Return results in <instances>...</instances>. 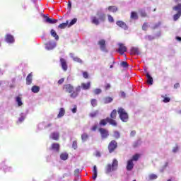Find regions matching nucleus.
Segmentation results:
<instances>
[{"instance_id": "cd10ccee", "label": "nucleus", "mask_w": 181, "mask_h": 181, "mask_svg": "<svg viewBox=\"0 0 181 181\" xmlns=\"http://www.w3.org/2000/svg\"><path fill=\"white\" fill-rule=\"evenodd\" d=\"M31 91L33 93H39V91H40V87H39L37 86H33L31 88Z\"/></svg>"}, {"instance_id": "09e8293b", "label": "nucleus", "mask_w": 181, "mask_h": 181, "mask_svg": "<svg viewBox=\"0 0 181 181\" xmlns=\"http://www.w3.org/2000/svg\"><path fill=\"white\" fill-rule=\"evenodd\" d=\"M143 30H148V23H144L142 26Z\"/></svg>"}, {"instance_id": "473e14b6", "label": "nucleus", "mask_w": 181, "mask_h": 181, "mask_svg": "<svg viewBox=\"0 0 181 181\" xmlns=\"http://www.w3.org/2000/svg\"><path fill=\"white\" fill-rule=\"evenodd\" d=\"M103 88L105 91H108L110 88H111V84L107 81L105 82V85L103 86Z\"/></svg>"}, {"instance_id": "7ed1b4c3", "label": "nucleus", "mask_w": 181, "mask_h": 181, "mask_svg": "<svg viewBox=\"0 0 181 181\" xmlns=\"http://www.w3.org/2000/svg\"><path fill=\"white\" fill-rule=\"evenodd\" d=\"M118 169V160L115 158L113 159L112 165L107 164L105 167V173H111Z\"/></svg>"}, {"instance_id": "4468645a", "label": "nucleus", "mask_w": 181, "mask_h": 181, "mask_svg": "<svg viewBox=\"0 0 181 181\" xmlns=\"http://www.w3.org/2000/svg\"><path fill=\"white\" fill-rule=\"evenodd\" d=\"M54 47H56L55 42H49L45 44V49H47V50H53Z\"/></svg>"}, {"instance_id": "9b49d317", "label": "nucleus", "mask_w": 181, "mask_h": 181, "mask_svg": "<svg viewBox=\"0 0 181 181\" xmlns=\"http://www.w3.org/2000/svg\"><path fill=\"white\" fill-rule=\"evenodd\" d=\"M118 53H119V54H124L125 53V52H127V47H125V45H124V44H119V49L117 50Z\"/></svg>"}, {"instance_id": "864d4df0", "label": "nucleus", "mask_w": 181, "mask_h": 181, "mask_svg": "<svg viewBox=\"0 0 181 181\" xmlns=\"http://www.w3.org/2000/svg\"><path fill=\"white\" fill-rule=\"evenodd\" d=\"M98 129V127L97 125H93V126L91 127V131L95 132V131H97Z\"/></svg>"}, {"instance_id": "39448f33", "label": "nucleus", "mask_w": 181, "mask_h": 181, "mask_svg": "<svg viewBox=\"0 0 181 181\" xmlns=\"http://www.w3.org/2000/svg\"><path fill=\"white\" fill-rule=\"evenodd\" d=\"M173 11L177 12V13L174 14L173 16V21L176 22V21L180 19L181 16V3L174 6L173 7Z\"/></svg>"}, {"instance_id": "20e7f679", "label": "nucleus", "mask_w": 181, "mask_h": 181, "mask_svg": "<svg viewBox=\"0 0 181 181\" xmlns=\"http://www.w3.org/2000/svg\"><path fill=\"white\" fill-rule=\"evenodd\" d=\"M107 124H110V125H112V127H117L118 125V123H117L116 120L110 119V117H106L105 119H103L99 122V125L100 127H105Z\"/></svg>"}, {"instance_id": "ddd939ff", "label": "nucleus", "mask_w": 181, "mask_h": 181, "mask_svg": "<svg viewBox=\"0 0 181 181\" xmlns=\"http://www.w3.org/2000/svg\"><path fill=\"white\" fill-rule=\"evenodd\" d=\"M60 63H61L62 70H64V71H67L68 66H67V62L66 61V59L63 58H60Z\"/></svg>"}, {"instance_id": "2f4dec72", "label": "nucleus", "mask_w": 181, "mask_h": 181, "mask_svg": "<svg viewBox=\"0 0 181 181\" xmlns=\"http://www.w3.org/2000/svg\"><path fill=\"white\" fill-rule=\"evenodd\" d=\"M108 11L115 13V12H117V11H118V8H117V6H110L108 7Z\"/></svg>"}, {"instance_id": "c9c22d12", "label": "nucleus", "mask_w": 181, "mask_h": 181, "mask_svg": "<svg viewBox=\"0 0 181 181\" xmlns=\"http://www.w3.org/2000/svg\"><path fill=\"white\" fill-rule=\"evenodd\" d=\"M130 18L131 19H135V20L138 19V13H136V12L135 11H132L131 13Z\"/></svg>"}, {"instance_id": "72a5a7b5", "label": "nucleus", "mask_w": 181, "mask_h": 181, "mask_svg": "<svg viewBox=\"0 0 181 181\" xmlns=\"http://www.w3.org/2000/svg\"><path fill=\"white\" fill-rule=\"evenodd\" d=\"M90 104H91V106L93 107H97V105H98V102L97 99L93 98L90 100Z\"/></svg>"}, {"instance_id": "c756f323", "label": "nucleus", "mask_w": 181, "mask_h": 181, "mask_svg": "<svg viewBox=\"0 0 181 181\" xmlns=\"http://www.w3.org/2000/svg\"><path fill=\"white\" fill-rule=\"evenodd\" d=\"M16 101L18 107H22V105H23V103H22V98H21V96H17L16 98Z\"/></svg>"}, {"instance_id": "5701e85b", "label": "nucleus", "mask_w": 181, "mask_h": 181, "mask_svg": "<svg viewBox=\"0 0 181 181\" xmlns=\"http://www.w3.org/2000/svg\"><path fill=\"white\" fill-rule=\"evenodd\" d=\"M110 119H114V121H115L117 119V110L115 109L111 112Z\"/></svg>"}, {"instance_id": "37998d69", "label": "nucleus", "mask_w": 181, "mask_h": 181, "mask_svg": "<svg viewBox=\"0 0 181 181\" xmlns=\"http://www.w3.org/2000/svg\"><path fill=\"white\" fill-rule=\"evenodd\" d=\"M107 18H108V22H110V23H114L115 22L114 17H112L111 15H107Z\"/></svg>"}, {"instance_id": "e433bc0d", "label": "nucleus", "mask_w": 181, "mask_h": 181, "mask_svg": "<svg viewBox=\"0 0 181 181\" xmlns=\"http://www.w3.org/2000/svg\"><path fill=\"white\" fill-rule=\"evenodd\" d=\"M76 23H77V18L72 19L69 23H68V28L73 26V25H76Z\"/></svg>"}, {"instance_id": "bf43d9fd", "label": "nucleus", "mask_w": 181, "mask_h": 181, "mask_svg": "<svg viewBox=\"0 0 181 181\" xmlns=\"http://www.w3.org/2000/svg\"><path fill=\"white\" fill-rule=\"evenodd\" d=\"M93 173H97V165L93 166Z\"/></svg>"}, {"instance_id": "2eb2a0df", "label": "nucleus", "mask_w": 181, "mask_h": 181, "mask_svg": "<svg viewBox=\"0 0 181 181\" xmlns=\"http://www.w3.org/2000/svg\"><path fill=\"white\" fill-rule=\"evenodd\" d=\"M44 18H45V22L47 23L54 24V23H57V22H59V20L50 18L47 16H44Z\"/></svg>"}, {"instance_id": "680f3d73", "label": "nucleus", "mask_w": 181, "mask_h": 181, "mask_svg": "<svg viewBox=\"0 0 181 181\" xmlns=\"http://www.w3.org/2000/svg\"><path fill=\"white\" fill-rule=\"evenodd\" d=\"M72 112H73V114H76V112H77V107H75L72 109Z\"/></svg>"}, {"instance_id": "f704fd0d", "label": "nucleus", "mask_w": 181, "mask_h": 181, "mask_svg": "<svg viewBox=\"0 0 181 181\" xmlns=\"http://www.w3.org/2000/svg\"><path fill=\"white\" fill-rule=\"evenodd\" d=\"M105 104H110V103H112V98L106 97L103 100Z\"/></svg>"}, {"instance_id": "a211bd4d", "label": "nucleus", "mask_w": 181, "mask_h": 181, "mask_svg": "<svg viewBox=\"0 0 181 181\" xmlns=\"http://www.w3.org/2000/svg\"><path fill=\"white\" fill-rule=\"evenodd\" d=\"M81 90L83 88V90H90V87H91V83L88 82V83H82L81 84Z\"/></svg>"}, {"instance_id": "0eeeda50", "label": "nucleus", "mask_w": 181, "mask_h": 181, "mask_svg": "<svg viewBox=\"0 0 181 181\" xmlns=\"http://www.w3.org/2000/svg\"><path fill=\"white\" fill-rule=\"evenodd\" d=\"M107 148L109 153H112V152H115V149L118 148V143L115 140H112L109 143Z\"/></svg>"}, {"instance_id": "69168bd1", "label": "nucleus", "mask_w": 181, "mask_h": 181, "mask_svg": "<svg viewBox=\"0 0 181 181\" xmlns=\"http://www.w3.org/2000/svg\"><path fill=\"white\" fill-rule=\"evenodd\" d=\"M179 148H177V147H175L174 148H173V152H174V153H175V152H177V150H178Z\"/></svg>"}, {"instance_id": "f257e3e1", "label": "nucleus", "mask_w": 181, "mask_h": 181, "mask_svg": "<svg viewBox=\"0 0 181 181\" xmlns=\"http://www.w3.org/2000/svg\"><path fill=\"white\" fill-rule=\"evenodd\" d=\"M62 90L65 93L70 94L71 98H77L80 91H81V87L80 86H77L74 90V86L71 84H64L62 87Z\"/></svg>"}, {"instance_id": "b1692460", "label": "nucleus", "mask_w": 181, "mask_h": 181, "mask_svg": "<svg viewBox=\"0 0 181 181\" xmlns=\"http://www.w3.org/2000/svg\"><path fill=\"white\" fill-rule=\"evenodd\" d=\"M69 27V21H66V23H62L58 25L59 29H66V28Z\"/></svg>"}, {"instance_id": "052dcab7", "label": "nucleus", "mask_w": 181, "mask_h": 181, "mask_svg": "<svg viewBox=\"0 0 181 181\" xmlns=\"http://www.w3.org/2000/svg\"><path fill=\"white\" fill-rule=\"evenodd\" d=\"M121 97H122L123 98H125V97H126L125 92H124V91L121 92Z\"/></svg>"}, {"instance_id": "79ce46f5", "label": "nucleus", "mask_w": 181, "mask_h": 181, "mask_svg": "<svg viewBox=\"0 0 181 181\" xmlns=\"http://www.w3.org/2000/svg\"><path fill=\"white\" fill-rule=\"evenodd\" d=\"M93 93L95 95H98V94H101V93H103V90L100 88H96L93 90Z\"/></svg>"}, {"instance_id": "f03ea898", "label": "nucleus", "mask_w": 181, "mask_h": 181, "mask_svg": "<svg viewBox=\"0 0 181 181\" xmlns=\"http://www.w3.org/2000/svg\"><path fill=\"white\" fill-rule=\"evenodd\" d=\"M97 16H93L91 18V22L93 23V25H95L96 26H98L100 25V22H105L106 16L105 13H97Z\"/></svg>"}, {"instance_id": "e2e57ef3", "label": "nucleus", "mask_w": 181, "mask_h": 181, "mask_svg": "<svg viewBox=\"0 0 181 181\" xmlns=\"http://www.w3.org/2000/svg\"><path fill=\"white\" fill-rule=\"evenodd\" d=\"M74 173H75V175H78V173H80V169H76L74 170Z\"/></svg>"}, {"instance_id": "412c9836", "label": "nucleus", "mask_w": 181, "mask_h": 181, "mask_svg": "<svg viewBox=\"0 0 181 181\" xmlns=\"http://www.w3.org/2000/svg\"><path fill=\"white\" fill-rule=\"evenodd\" d=\"M146 77L147 78V83L152 86V84H153V78L150 76L149 72H146Z\"/></svg>"}, {"instance_id": "5fc2aeb1", "label": "nucleus", "mask_w": 181, "mask_h": 181, "mask_svg": "<svg viewBox=\"0 0 181 181\" xmlns=\"http://www.w3.org/2000/svg\"><path fill=\"white\" fill-rule=\"evenodd\" d=\"M138 146H139V141H136V142H134V143L133 144V147H134V148H136V147H138Z\"/></svg>"}, {"instance_id": "a18cd8bd", "label": "nucleus", "mask_w": 181, "mask_h": 181, "mask_svg": "<svg viewBox=\"0 0 181 181\" xmlns=\"http://www.w3.org/2000/svg\"><path fill=\"white\" fill-rule=\"evenodd\" d=\"M73 60L74 61V62H76V63H83V60H81V59H80V58H78V57H74L73 58Z\"/></svg>"}, {"instance_id": "bb28decb", "label": "nucleus", "mask_w": 181, "mask_h": 181, "mask_svg": "<svg viewBox=\"0 0 181 181\" xmlns=\"http://www.w3.org/2000/svg\"><path fill=\"white\" fill-rule=\"evenodd\" d=\"M50 33H51V36H52V37H54L55 40H59V35H57V33H56L54 30L53 29L51 30Z\"/></svg>"}, {"instance_id": "393cba45", "label": "nucleus", "mask_w": 181, "mask_h": 181, "mask_svg": "<svg viewBox=\"0 0 181 181\" xmlns=\"http://www.w3.org/2000/svg\"><path fill=\"white\" fill-rule=\"evenodd\" d=\"M64 114H66V110L64 108H60L57 118H62V117H64Z\"/></svg>"}, {"instance_id": "c03bdc74", "label": "nucleus", "mask_w": 181, "mask_h": 181, "mask_svg": "<svg viewBox=\"0 0 181 181\" xmlns=\"http://www.w3.org/2000/svg\"><path fill=\"white\" fill-rule=\"evenodd\" d=\"M140 15L141 18H146V16H148V14H146V12L144 10L140 11Z\"/></svg>"}, {"instance_id": "a878e982", "label": "nucleus", "mask_w": 181, "mask_h": 181, "mask_svg": "<svg viewBox=\"0 0 181 181\" xmlns=\"http://www.w3.org/2000/svg\"><path fill=\"white\" fill-rule=\"evenodd\" d=\"M140 158H141V154H139V153H136V154H134V155L132 156V159H130V160H132L133 162H134H134H137V160H139Z\"/></svg>"}, {"instance_id": "f8f14e48", "label": "nucleus", "mask_w": 181, "mask_h": 181, "mask_svg": "<svg viewBox=\"0 0 181 181\" xmlns=\"http://www.w3.org/2000/svg\"><path fill=\"white\" fill-rule=\"evenodd\" d=\"M116 25L119 28H122V29H124V30H127V29H128V25H127V23H125V22L122 21H117L116 22Z\"/></svg>"}, {"instance_id": "dca6fc26", "label": "nucleus", "mask_w": 181, "mask_h": 181, "mask_svg": "<svg viewBox=\"0 0 181 181\" xmlns=\"http://www.w3.org/2000/svg\"><path fill=\"white\" fill-rule=\"evenodd\" d=\"M130 54H141V52L139 51V48L136 47H132L130 49Z\"/></svg>"}, {"instance_id": "4be33fe9", "label": "nucleus", "mask_w": 181, "mask_h": 181, "mask_svg": "<svg viewBox=\"0 0 181 181\" xmlns=\"http://www.w3.org/2000/svg\"><path fill=\"white\" fill-rule=\"evenodd\" d=\"M51 149H53V151H56L57 152H59L60 151V144L57 143H54L51 146Z\"/></svg>"}, {"instance_id": "58836bf2", "label": "nucleus", "mask_w": 181, "mask_h": 181, "mask_svg": "<svg viewBox=\"0 0 181 181\" xmlns=\"http://www.w3.org/2000/svg\"><path fill=\"white\" fill-rule=\"evenodd\" d=\"M148 179L149 180H155L158 179V175H156V174H150L148 175Z\"/></svg>"}, {"instance_id": "423d86ee", "label": "nucleus", "mask_w": 181, "mask_h": 181, "mask_svg": "<svg viewBox=\"0 0 181 181\" xmlns=\"http://www.w3.org/2000/svg\"><path fill=\"white\" fill-rule=\"evenodd\" d=\"M117 112L120 119H122L123 122H127L128 121V113H127L124 108L119 107L117 110Z\"/></svg>"}, {"instance_id": "9d476101", "label": "nucleus", "mask_w": 181, "mask_h": 181, "mask_svg": "<svg viewBox=\"0 0 181 181\" xmlns=\"http://www.w3.org/2000/svg\"><path fill=\"white\" fill-rule=\"evenodd\" d=\"M98 45H99L100 47V50L103 52H106L107 51V47L105 45V40H100L98 41Z\"/></svg>"}, {"instance_id": "603ef678", "label": "nucleus", "mask_w": 181, "mask_h": 181, "mask_svg": "<svg viewBox=\"0 0 181 181\" xmlns=\"http://www.w3.org/2000/svg\"><path fill=\"white\" fill-rule=\"evenodd\" d=\"M64 83V78H62L58 81V84L60 86Z\"/></svg>"}, {"instance_id": "6e6d98bb", "label": "nucleus", "mask_w": 181, "mask_h": 181, "mask_svg": "<svg viewBox=\"0 0 181 181\" xmlns=\"http://www.w3.org/2000/svg\"><path fill=\"white\" fill-rule=\"evenodd\" d=\"M180 87V83H176L175 85H174V88L176 90L177 88H179Z\"/></svg>"}, {"instance_id": "0e129e2a", "label": "nucleus", "mask_w": 181, "mask_h": 181, "mask_svg": "<svg viewBox=\"0 0 181 181\" xmlns=\"http://www.w3.org/2000/svg\"><path fill=\"white\" fill-rule=\"evenodd\" d=\"M68 8L69 9H71V1H68Z\"/></svg>"}, {"instance_id": "f3484780", "label": "nucleus", "mask_w": 181, "mask_h": 181, "mask_svg": "<svg viewBox=\"0 0 181 181\" xmlns=\"http://www.w3.org/2000/svg\"><path fill=\"white\" fill-rule=\"evenodd\" d=\"M126 169L128 171H131L134 169V161L132 160H129L127 161Z\"/></svg>"}, {"instance_id": "49530a36", "label": "nucleus", "mask_w": 181, "mask_h": 181, "mask_svg": "<svg viewBox=\"0 0 181 181\" xmlns=\"http://www.w3.org/2000/svg\"><path fill=\"white\" fill-rule=\"evenodd\" d=\"M120 64H121V66L124 67V69H127V67H128L129 66L128 62H122Z\"/></svg>"}, {"instance_id": "774afa93", "label": "nucleus", "mask_w": 181, "mask_h": 181, "mask_svg": "<svg viewBox=\"0 0 181 181\" xmlns=\"http://www.w3.org/2000/svg\"><path fill=\"white\" fill-rule=\"evenodd\" d=\"M47 127H52V124H47Z\"/></svg>"}, {"instance_id": "3c124183", "label": "nucleus", "mask_w": 181, "mask_h": 181, "mask_svg": "<svg viewBox=\"0 0 181 181\" xmlns=\"http://www.w3.org/2000/svg\"><path fill=\"white\" fill-rule=\"evenodd\" d=\"M83 77L84 78H88V73L87 71L83 72Z\"/></svg>"}, {"instance_id": "6e6552de", "label": "nucleus", "mask_w": 181, "mask_h": 181, "mask_svg": "<svg viewBox=\"0 0 181 181\" xmlns=\"http://www.w3.org/2000/svg\"><path fill=\"white\" fill-rule=\"evenodd\" d=\"M102 139H107L110 136V132L105 128L100 127L98 129Z\"/></svg>"}, {"instance_id": "aec40b11", "label": "nucleus", "mask_w": 181, "mask_h": 181, "mask_svg": "<svg viewBox=\"0 0 181 181\" xmlns=\"http://www.w3.org/2000/svg\"><path fill=\"white\" fill-rule=\"evenodd\" d=\"M33 78V74L32 73L28 74V75L26 77L27 86H30V84H32Z\"/></svg>"}, {"instance_id": "de8ad7c7", "label": "nucleus", "mask_w": 181, "mask_h": 181, "mask_svg": "<svg viewBox=\"0 0 181 181\" xmlns=\"http://www.w3.org/2000/svg\"><path fill=\"white\" fill-rule=\"evenodd\" d=\"M25 115H21V117L18 118V122H23V121H25Z\"/></svg>"}, {"instance_id": "8fccbe9b", "label": "nucleus", "mask_w": 181, "mask_h": 181, "mask_svg": "<svg viewBox=\"0 0 181 181\" xmlns=\"http://www.w3.org/2000/svg\"><path fill=\"white\" fill-rule=\"evenodd\" d=\"M72 148L77 149V141H74L72 144Z\"/></svg>"}, {"instance_id": "ea45409f", "label": "nucleus", "mask_w": 181, "mask_h": 181, "mask_svg": "<svg viewBox=\"0 0 181 181\" xmlns=\"http://www.w3.org/2000/svg\"><path fill=\"white\" fill-rule=\"evenodd\" d=\"M81 139L82 141H83V142H86V141L88 139V134H87L86 133H83L81 135Z\"/></svg>"}, {"instance_id": "338daca9", "label": "nucleus", "mask_w": 181, "mask_h": 181, "mask_svg": "<svg viewBox=\"0 0 181 181\" xmlns=\"http://www.w3.org/2000/svg\"><path fill=\"white\" fill-rule=\"evenodd\" d=\"M176 40H178V42H181V37H176Z\"/></svg>"}, {"instance_id": "4c0bfd02", "label": "nucleus", "mask_w": 181, "mask_h": 181, "mask_svg": "<svg viewBox=\"0 0 181 181\" xmlns=\"http://www.w3.org/2000/svg\"><path fill=\"white\" fill-rule=\"evenodd\" d=\"M114 139H119L121 135L119 134V132L118 131H115L114 134H113Z\"/></svg>"}, {"instance_id": "4d7b16f0", "label": "nucleus", "mask_w": 181, "mask_h": 181, "mask_svg": "<svg viewBox=\"0 0 181 181\" xmlns=\"http://www.w3.org/2000/svg\"><path fill=\"white\" fill-rule=\"evenodd\" d=\"M136 134V132L135 130H133L130 133V136H135Z\"/></svg>"}, {"instance_id": "c85d7f7f", "label": "nucleus", "mask_w": 181, "mask_h": 181, "mask_svg": "<svg viewBox=\"0 0 181 181\" xmlns=\"http://www.w3.org/2000/svg\"><path fill=\"white\" fill-rule=\"evenodd\" d=\"M60 159H62V160H67V159H69V154H67V153H61Z\"/></svg>"}, {"instance_id": "13d9d810", "label": "nucleus", "mask_w": 181, "mask_h": 181, "mask_svg": "<svg viewBox=\"0 0 181 181\" xmlns=\"http://www.w3.org/2000/svg\"><path fill=\"white\" fill-rule=\"evenodd\" d=\"M92 177L93 180H95L97 179V173H93V175Z\"/></svg>"}, {"instance_id": "7c9ffc66", "label": "nucleus", "mask_w": 181, "mask_h": 181, "mask_svg": "<svg viewBox=\"0 0 181 181\" xmlns=\"http://www.w3.org/2000/svg\"><path fill=\"white\" fill-rule=\"evenodd\" d=\"M163 100V103H168L170 102V98L168 97V95H161Z\"/></svg>"}, {"instance_id": "1a4fd4ad", "label": "nucleus", "mask_w": 181, "mask_h": 181, "mask_svg": "<svg viewBox=\"0 0 181 181\" xmlns=\"http://www.w3.org/2000/svg\"><path fill=\"white\" fill-rule=\"evenodd\" d=\"M5 40L7 43H15V37L11 34H7L5 35Z\"/></svg>"}, {"instance_id": "6ab92c4d", "label": "nucleus", "mask_w": 181, "mask_h": 181, "mask_svg": "<svg viewBox=\"0 0 181 181\" xmlns=\"http://www.w3.org/2000/svg\"><path fill=\"white\" fill-rule=\"evenodd\" d=\"M50 138H52L54 141H59L60 134L57 132H52L51 133Z\"/></svg>"}, {"instance_id": "a19ab883", "label": "nucleus", "mask_w": 181, "mask_h": 181, "mask_svg": "<svg viewBox=\"0 0 181 181\" xmlns=\"http://www.w3.org/2000/svg\"><path fill=\"white\" fill-rule=\"evenodd\" d=\"M98 115V110H96L95 112L90 113L89 117H90V118H95V117H97Z\"/></svg>"}]
</instances>
